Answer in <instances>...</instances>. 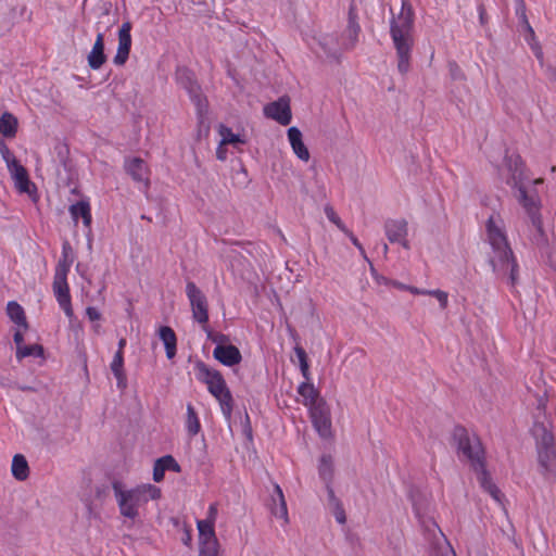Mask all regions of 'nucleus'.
<instances>
[{
    "label": "nucleus",
    "mask_w": 556,
    "mask_h": 556,
    "mask_svg": "<svg viewBox=\"0 0 556 556\" xmlns=\"http://www.w3.org/2000/svg\"><path fill=\"white\" fill-rule=\"evenodd\" d=\"M199 541L215 539L214 522L212 520L198 521Z\"/></svg>",
    "instance_id": "obj_33"
},
{
    "label": "nucleus",
    "mask_w": 556,
    "mask_h": 556,
    "mask_svg": "<svg viewBox=\"0 0 556 556\" xmlns=\"http://www.w3.org/2000/svg\"><path fill=\"white\" fill-rule=\"evenodd\" d=\"M422 526L425 527L426 531H428V532L435 533V531H437L443 543L447 542L443 532L441 531L438 523L433 519L422 520Z\"/></svg>",
    "instance_id": "obj_40"
},
{
    "label": "nucleus",
    "mask_w": 556,
    "mask_h": 556,
    "mask_svg": "<svg viewBox=\"0 0 556 556\" xmlns=\"http://www.w3.org/2000/svg\"><path fill=\"white\" fill-rule=\"evenodd\" d=\"M187 428L192 435H195L200 431V422L191 404L187 405Z\"/></svg>",
    "instance_id": "obj_35"
},
{
    "label": "nucleus",
    "mask_w": 556,
    "mask_h": 556,
    "mask_svg": "<svg viewBox=\"0 0 556 556\" xmlns=\"http://www.w3.org/2000/svg\"><path fill=\"white\" fill-rule=\"evenodd\" d=\"M509 169L511 172V176L507 180V184L517 189L515 197L518 199L520 188L528 193L522 184L525 180L523 164L521 161L516 160L514 166L509 165Z\"/></svg>",
    "instance_id": "obj_27"
},
{
    "label": "nucleus",
    "mask_w": 556,
    "mask_h": 556,
    "mask_svg": "<svg viewBox=\"0 0 556 556\" xmlns=\"http://www.w3.org/2000/svg\"><path fill=\"white\" fill-rule=\"evenodd\" d=\"M407 222L404 218L401 219H388L384 223L386 236L390 242L394 243L396 240H402L407 236Z\"/></svg>",
    "instance_id": "obj_20"
},
{
    "label": "nucleus",
    "mask_w": 556,
    "mask_h": 556,
    "mask_svg": "<svg viewBox=\"0 0 556 556\" xmlns=\"http://www.w3.org/2000/svg\"><path fill=\"white\" fill-rule=\"evenodd\" d=\"M288 138L295 155L300 160L307 162L309 160V152L302 140L301 130L295 126L290 127L288 129Z\"/></svg>",
    "instance_id": "obj_21"
},
{
    "label": "nucleus",
    "mask_w": 556,
    "mask_h": 556,
    "mask_svg": "<svg viewBox=\"0 0 556 556\" xmlns=\"http://www.w3.org/2000/svg\"><path fill=\"white\" fill-rule=\"evenodd\" d=\"M343 233H345V235L351 239L352 243H353V244L358 249V251L361 252V254H362V256L364 257V260H366V261L369 263V265H370L371 269H374L372 264H371V262L368 260V257H367V255H366V252H365V250H364V248H363L362 243H361V242L358 241V239L353 235V232H352L351 230L346 229V231H343Z\"/></svg>",
    "instance_id": "obj_41"
},
{
    "label": "nucleus",
    "mask_w": 556,
    "mask_h": 556,
    "mask_svg": "<svg viewBox=\"0 0 556 556\" xmlns=\"http://www.w3.org/2000/svg\"><path fill=\"white\" fill-rule=\"evenodd\" d=\"M359 30H361V27L357 23V15L355 13V7L352 3L350 5V10H349V23H348L346 29H345L343 38H342V47L345 50L352 49L355 46Z\"/></svg>",
    "instance_id": "obj_17"
},
{
    "label": "nucleus",
    "mask_w": 556,
    "mask_h": 556,
    "mask_svg": "<svg viewBox=\"0 0 556 556\" xmlns=\"http://www.w3.org/2000/svg\"><path fill=\"white\" fill-rule=\"evenodd\" d=\"M160 339L163 341L166 356L172 359L176 355L177 338L174 330L168 326H162L159 330Z\"/></svg>",
    "instance_id": "obj_25"
},
{
    "label": "nucleus",
    "mask_w": 556,
    "mask_h": 556,
    "mask_svg": "<svg viewBox=\"0 0 556 556\" xmlns=\"http://www.w3.org/2000/svg\"><path fill=\"white\" fill-rule=\"evenodd\" d=\"M17 130V119L11 113H3L0 117V132L8 138L14 137Z\"/></svg>",
    "instance_id": "obj_31"
},
{
    "label": "nucleus",
    "mask_w": 556,
    "mask_h": 556,
    "mask_svg": "<svg viewBox=\"0 0 556 556\" xmlns=\"http://www.w3.org/2000/svg\"><path fill=\"white\" fill-rule=\"evenodd\" d=\"M432 556H456V554L448 542H445L433 552Z\"/></svg>",
    "instance_id": "obj_43"
},
{
    "label": "nucleus",
    "mask_w": 556,
    "mask_h": 556,
    "mask_svg": "<svg viewBox=\"0 0 556 556\" xmlns=\"http://www.w3.org/2000/svg\"><path fill=\"white\" fill-rule=\"evenodd\" d=\"M453 442L460 453L470 464L476 472L481 488L488 492L496 502L502 503L503 494L493 483L492 478L485 467V452L480 439L476 434H470L462 426H456L452 433Z\"/></svg>",
    "instance_id": "obj_1"
},
{
    "label": "nucleus",
    "mask_w": 556,
    "mask_h": 556,
    "mask_svg": "<svg viewBox=\"0 0 556 556\" xmlns=\"http://www.w3.org/2000/svg\"><path fill=\"white\" fill-rule=\"evenodd\" d=\"M318 43L327 56L338 59L342 50H345L340 43L336 34H323L318 37Z\"/></svg>",
    "instance_id": "obj_22"
},
{
    "label": "nucleus",
    "mask_w": 556,
    "mask_h": 556,
    "mask_svg": "<svg viewBox=\"0 0 556 556\" xmlns=\"http://www.w3.org/2000/svg\"><path fill=\"white\" fill-rule=\"evenodd\" d=\"M88 65L91 70H99L105 62L104 36L97 34L96 41L89 54L87 55Z\"/></svg>",
    "instance_id": "obj_18"
},
{
    "label": "nucleus",
    "mask_w": 556,
    "mask_h": 556,
    "mask_svg": "<svg viewBox=\"0 0 556 556\" xmlns=\"http://www.w3.org/2000/svg\"><path fill=\"white\" fill-rule=\"evenodd\" d=\"M450 74L454 80L465 79V75L456 62L448 63Z\"/></svg>",
    "instance_id": "obj_45"
},
{
    "label": "nucleus",
    "mask_w": 556,
    "mask_h": 556,
    "mask_svg": "<svg viewBox=\"0 0 556 556\" xmlns=\"http://www.w3.org/2000/svg\"><path fill=\"white\" fill-rule=\"evenodd\" d=\"M518 202L523 206L530 218L532 225L530 239L532 243L535 244L539 249H546L548 245V239L543 229L540 214V199L538 194L535 192L527 193L522 188H520Z\"/></svg>",
    "instance_id": "obj_7"
},
{
    "label": "nucleus",
    "mask_w": 556,
    "mask_h": 556,
    "mask_svg": "<svg viewBox=\"0 0 556 556\" xmlns=\"http://www.w3.org/2000/svg\"><path fill=\"white\" fill-rule=\"evenodd\" d=\"M72 263L73 258L62 257L56 265L54 277L67 278V274L70 271Z\"/></svg>",
    "instance_id": "obj_37"
},
{
    "label": "nucleus",
    "mask_w": 556,
    "mask_h": 556,
    "mask_svg": "<svg viewBox=\"0 0 556 556\" xmlns=\"http://www.w3.org/2000/svg\"><path fill=\"white\" fill-rule=\"evenodd\" d=\"M485 14H486V13H485V9H484V7H483V5H480V7H479V15H480V23H481L482 25H484V24H485V22H486V21H485Z\"/></svg>",
    "instance_id": "obj_62"
},
{
    "label": "nucleus",
    "mask_w": 556,
    "mask_h": 556,
    "mask_svg": "<svg viewBox=\"0 0 556 556\" xmlns=\"http://www.w3.org/2000/svg\"><path fill=\"white\" fill-rule=\"evenodd\" d=\"M53 292H54V295H55L60 306L63 308L65 315L68 318H73L74 311H73L72 303H71V295H70L67 278L54 277Z\"/></svg>",
    "instance_id": "obj_15"
},
{
    "label": "nucleus",
    "mask_w": 556,
    "mask_h": 556,
    "mask_svg": "<svg viewBox=\"0 0 556 556\" xmlns=\"http://www.w3.org/2000/svg\"><path fill=\"white\" fill-rule=\"evenodd\" d=\"M131 23L125 22L118 30V46L113 59L115 65L122 66L126 63L131 48Z\"/></svg>",
    "instance_id": "obj_13"
},
{
    "label": "nucleus",
    "mask_w": 556,
    "mask_h": 556,
    "mask_svg": "<svg viewBox=\"0 0 556 556\" xmlns=\"http://www.w3.org/2000/svg\"><path fill=\"white\" fill-rule=\"evenodd\" d=\"M110 367L117 380V388L125 390L127 388V377L124 371V354L122 351L115 353Z\"/></svg>",
    "instance_id": "obj_24"
},
{
    "label": "nucleus",
    "mask_w": 556,
    "mask_h": 556,
    "mask_svg": "<svg viewBox=\"0 0 556 556\" xmlns=\"http://www.w3.org/2000/svg\"><path fill=\"white\" fill-rule=\"evenodd\" d=\"M311 419L315 430L324 439L332 437L330 409L325 400H318L317 403L308 407Z\"/></svg>",
    "instance_id": "obj_11"
},
{
    "label": "nucleus",
    "mask_w": 556,
    "mask_h": 556,
    "mask_svg": "<svg viewBox=\"0 0 556 556\" xmlns=\"http://www.w3.org/2000/svg\"><path fill=\"white\" fill-rule=\"evenodd\" d=\"M9 169L15 180L17 190L22 193H30V186L34 185L29 180L26 168L16 159H13L12 166Z\"/></svg>",
    "instance_id": "obj_19"
},
{
    "label": "nucleus",
    "mask_w": 556,
    "mask_h": 556,
    "mask_svg": "<svg viewBox=\"0 0 556 556\" xmlns=\"http://www.w3.org/2000/svg\"><path fill=\"white\" fill-rule=\"evenodd\" d=\"M486 232L493 250L489 261L493 273L514 288L519 281V265L503 229L496 225L493 216L486 222Z\"/></svg>",
    "instance_id": "obj_2"
},
{
    "label": "nucleus",
    "mask_w": 556,
    "mask_h": 556,
    "mask_svg": "<svg viewBox=\"0 0 556 556\" xmlns=\"http://www.w3.org/2000/svg\"><path fill=\"white\" fill-rule=\"evenodd\" d=\"M521 11H522V12H521V18H522V22L525 23L526 28H527L528 33L530 34V36H531L532 38H534V30H533V28L531 27V25L529 24L528 17H527V15H526V8H525V4H523V2H522V1H521Z\"/></svg>",
    "instance_id": "obj_49"
},
{
    "label": "nucleus",
    "mask_w": 556,
    "mask_h": 556,
    "mask_svg": "<svg viewBox=\"0 0 556 556\" xmlns=\"http://www.w3.org/2000/svg\"><path fill=\"white\" fill-rule=\"evenodd\" d=\"M326 489H327V493H328L329 503L332 507L336 506L337 503H341L340 500L336 496L334 491H333L332 486L330 485V483H326Z\"/></svg>",
    "instance_id": "obj_48"
},
{
    "label": "nucleus",
    "mask_w": 556,
    "mask_h": 556,
    "mask_svg": "<svg viewBox=\"0 0 556 556\" xmlns=\"http://www.w3.org/2000/svg\"><path fill=\"white\" fill-rule=\"evenodd\" d=\"M0 151L2 153V156L4 159V161L7 162L8 164V167H11L12 166V161L13 159H15V156L13 155V153L9 150V148L7 147V144L4 142H1L0 144Z\"/></svg>",
    "instance_id": "obj_47"
},
{
    "label": "nucleus",
    "mask_w": 556,
    "mask_h": 556,
    "mask_svg": "<svg viewBox=\"0 0 556 556\" xmlns=\"http://www.w3.org/2000/svg\"><path fill=\"white\" fill-rule=\"evenodd\" d=\"M72 252H73V251H72V248H71L70 243H68V242H65V243L63 244V249H62V257H65V258H73V257H72Z\"/></svg>",
    "instance_id": "obj_55"
},
{
    "label": "nucleus",
    "mask_w": 556,
    "mask_h": 556,
    "mask_svg": "<svg viewBox=\"0 0 556 556\" xmlns=\"http://www.w3.org/2000/svg\"><path fill=\"white\" fill-rule=\"evenodd\" d=\"M300 369H301V372H302L303 377L306 380H309V366H308L307 358L302 359L300 362Z\"/></svg>",
    "instance_id": "obj_51"
},
{
    "label": "nucleus",
    "mask_w": 556,
    "mask_h": 556,
    "mask_svg": "<svg viewBox=\"0 0 556 556\" xmlns=\"http://www.w3.org/2000/svg\"><path fill=\"white\" fill-rule=\"evenodd\" d=\"M319 476L326 483H331L333 478L332 457L323 455L318 467Z\"/></svg>",
    "instance_id": "obj_32"
},
{
    "label": "nucleus",
    "mask_w": 556,
    "mask_h": 556,
    "mask_svg": "<svg viewBox=\"0 0 556 556\" xmlns=\"http://www.w3.org/2000/svg\"><path fill=\"white\" fill-rule=\"evenodd\" d=\"M294 352H295V354H296V356H298V358H299V363H300L302 359L307 358L306 352H305V350H304L302 346L296 345V346L294 348Z\"/></svg>",
    "instance_id": "obj_56"
},
{
    "label": "nucleus",
    "mask_w": 556,
    "mask_h": 556,
    "mask_svg": "<svg viewBox=\"0 0 556 556\" xmlns=\"http://www.w3.org/2000/svg\"><path fill=\"white\" fill-rule=\"evenodd\" d=\"M177 79L188 91L191 101L197 106L199 116L202 117L207 111V100L202 94L201 87L194 79L193 73L187 68H180L177 71Z\"/></svg>",
    "instance_id": "obj_9"
},
{
    "label": "nucleus",
    "mask_w": 556,
    "mask_h": 556,
    "mask_svg": "<svg viewBox=\"0 0 556 556\" xmlns=\"http://www.w3.org/2000/svg\"><path fill=\"white\" fill-rule=\"evenodd\" d=\"M43 355V348L40 344L24 345L16 351V357L22 359L27 356L40 357Z\"/></svg>",
    "instance_id": "obj_36"
},
{
    "label": "nucleus",
    "mask_w": 556,
    "mask_h": 556,
    "mask_svg": "<svg viewBox=\"0 0 556 556\" xmlns=\"http://www.w3.org/2000/svg\"><path fill=\"white\" fill-rule=\"evenodd\" d=\"M112 486L121 514L132 520L138 517V508L140 506L147 504L150 500H157L161 496V490L153 484L123 491L122 484L115 481Z\"/></svg>",
    "instance_id": "obj_5"
},
{
    "label": "nucleus",
    "mask_w": 556,
    "mask_h": 556,
    "mask_svg": "<svg viewBox=\"0 0 556 556\" xmlns=\"http://www.w3.org/2000/svg\"><path fill=\"white\" fill-rule=\"evenodd\" d=\"M427 294L437 298L442 308L447 306V293L441 290H429Z\"/></svg>",
    "instance_id": "obj_44"
},
{
    "label": "nucleus",
    "mask_w": 556,
    "mask_h": 556,
    "mask_svg": "<svg viewBox=\"0 0 556 556\" xmlns=\"http://www.w3.org/2000/svg\"><path fill=\"white\" fill-rule=\"evenodd\" d=\"M200 554L199 556H217L218 555V542L217 539L199 541Z\"/></svg>",
    "instance_id": "obj_34"
},
{
    "label": "nucleus",
    "mask_w": 556,
    "mask_h": 556,
    "mask_svg": "<svg viewBox=\"0 0 556 556\" xmlns=\"http://www.w3.org/2000/svg\"><path fill=\"white\" fill-rule=\"evenodd\" d=\"M13 340H14V343L16 344V351H18L20 348L24 346L23 345L24 337L20 330L15 331V333L13 336Z\"/></svg>",
    "instance_id": "obj_53"
},
{
    "label": "nucleus",
    "mask_w": 556,
    "mask_h": 556,
    "mask_svg": "<svg viewBox=\"0 0 556 556\" xmlns=\"http://www.w3.org/2000/svg\"><path fill=\"white\" fill-rule=\"evenodd\" d=\"M216 515H217L216 506L215 505H211L210 508H208V517H207L206 520H212L214 522L215 518H216Z\"/></svg>",
    "instance_id": "obj_58"
},
{
    "label": "nucleus",
    "mask_w": 556,
    "mask_h": 556,
    "mask_svg": "<svg viewBox=\"0 0 556 556\" xmlns=\"http://www.w3.org/2000/svg\"><path fill=\"white\" fill-rule=\"evenodd\" d=\"M325 213L330 222H332L342 232L346 231L345 225L342 223L340 217L334 212L333 207L330 205H326Z\"/></svg>",
    "instance_id": "obj_38"
},
{
    "label": "nucleus",
    "mask_w": 556,
    "mask_h": 556,
    "mask_svg": "<svg viewBox=\"0 0 556 556\" xmlns=\"http://www.w3.org/2000/svg\"><path fill=\"white\" fill-rule=\"evenodd\" d=\"M395 242H399L404 249H409V244L406 238H403L402 240H396Z\"/></svg>",
    "instance_id": "obj_64"
},
{
    "label": "nucleus",
    "mask_w": 556,
    "mask_h": 556,
    "mask_svg": "<svg viewBox=\"0 0 556 556\" xmlns=\"http://www.w3.org/2000/svg\"><path fill=\"white\" fill-rule=\"evenodd\" d=\"M11 471L13 477L18 481H24L28 478L29 467L24 455L15 454L13 456Z\"/></svg>",
    "instance_id": "obj_28"
},
{
    "label": "nucleus",
    "mask_w": 556,
    "mask_h": 556,
    "mask_svg": "<svg viewBox=\"0 0 556 556\" xmlns=\"http://www.w3.org/2000/svg\"><path fill=\"white\" fill-rule=\"evenodd\" d=\"M228 134H229V137H225L222 141V143H236V142H242V140H240L239 136L238 135H233L230 132V130H228Z\"/></svg>",
    "instance_id": "obj_54"
},
{
    "label": "nucleus",
    "mask_w": 556,
    "mask_h": 556,
    "mask_svg": "<svg viewBox=\"0 0 556 556\" xmlns=\"http://www.w3.org/2000/svg\"><path fill=\"white\" fill-rule=\"evenodd\" d=\"M213 356L225 366H233L242 361V355L239 349L232 344H218L214 351Z\"/></svg>",
    "instance_id": "obj_16"
},
{
    "label": "nucleus",
    "mask_w": 556,
    "mask_h": 556,
    "mask_svg": "<svg viewBox=\"0 0 556 556\" xmlns=\"http://www.w3.org/2000/svg\"><path fill=\"white\" fill-rule=\"evenodd\" d=\"M201 378L207 384L210 393L219 402L223 414L227 419L232 413L233 400L226 381L218 370L210 369L205 364L198 363Z\"/></svg>",
    "instance_id": "obj_6"
},
{
    "label": "nucleus",
    "mask_w": 556,
    "mask_h": 556,
    "mask_svg": "<svg viewBox=\"0 0 556 556\" xmlns=\"http://www.w3.org/2000/svg\"><path fill=\"white\" fill-rule=\"evenodd\" d=\"M263 112L267 118L274 119L283 126L289 125L292 119L290 99L288 97H280L278 100L266 104Z\"/></svg>",
    "instance_id": "obj_12"
},
{
    "label": "nucleus",
    "mask_w": 556,
    "mask_h": 556,
    "mask_svg": "<svg viewBox=\"0 0 556 556\" xmlns=\"http://www.w3.org/2000/svg\"><path fill=\"white\" fill-rule=\"evenodd\" d=\"M508 529H502L503 533L507 536L508 540L515 542V528L510 521H507Z\"/></svg>",
    "instance_id": "obj_52"
},
{
    "label": "nucleus",
    "mask_w": 556,
    "mask_h": 556,
    "mask_svg": "<svg viewBox=\"0 0 556 556\" xmlns=\"http://www.w3.org/2000/svg\"><path fill=\"white\" fill-rule=\"evenodd\" d=\"M125 168L134 180L148 184V167L142 159L134 157L129 160L126 162Z\"/></svg>",
    "instance_id": "obj_23"
},
{
    "label": "nucleus",
    "mask_w": 556,
    "mask_h": 556,
    "mask_svg": "<svg viewBox=\"0 0 556 556\" xmlns=\"http://www.w3.org/2000/svg\"><path fill=\"white\" fill-rule=\"evenodd\" d=\"M191 540H192V539H191V533H190V531H189V530H186V531H185V535L182 536V543H184L185 545H190Z\"/></svg>",
    "instance_id": "obj_61"
},
{
    "label": "nucleus",
    "mask_w": 556,
    "mask_h": 556,
    "mask_svg": "<svg viewBox=\"0 0 556 556\" xmlns=\"http://www.w3.org/2000/svg\"><path fill=\"white\" fill-rule=\"evenodd\" d=\"M404 289L408 290L409 292H412L413 294H427V291L428 290H421V289H418L416 287H413V286H408V287H404Z\"/></svg>",
    "instance_id": "obj_57"
},
{
    "label": "nucleus",
    "mask_w": 556,
    "mask_h": 556,
    "mask_svg": "<svg viewBox=\"0 0 556 556\" xmlns=\"http://www.w3.org/2000/svg\"><path fill=\"white\" fill-rule=\"evenodd\" d=\"M546 71H547L549 79L556 81V67L548 66Z\"/></svg>",
    "instance_id": "obj_60"
},
{
    "label": "nucleus",
    "mask_w": 556,
    "mask_h": 556,
    "mask_svg": "<svg viewBox=\"0 0 556 556\" xmlns=\"http://www.w3.org/2000/svg\"><path fill=\"white\" fill-rule=\"evenodd\" d=\"M414 11L408 1H402L401 12L390 21V34L396 50L397 70L402 74L409 71L414 47Z\"/></svg>",
    "instance_id": "obj_4"
},
{
    "label": "nucleus",
    "mask_w": 556,
    "mask_h": 556,
    "mask_svg": "<svg viewBox=\"0 0 556 556\" xmlns=\"http://www.w3.org/2000/svg\"><path fill=\"white\" fill-rule=\"evenodd\" d=\"M186 294L190 302L193 319L203 325V329L206 331L205 325L208 321V304L206 296L193 281L187 282Z\"/></svg>",
    "instance_id": "obj_10"
},
{
    "label": "nucleus",
    "mask_w": 556,
    "mask_h": 556,
    "mask_svg": "<svg viewBox=\"0 0 556 556\" xmlns=\"http://www.w3.org/2000/svg\"><path fill=\"white\" fill-rule=\"evenodd\" d=\"M536 408L540 413L535 416L531 428L532 437L535 440L539 465L544 471L556 480V448L555 438L552 432V422L546 417L544 410L547 403V391L543 389L535 394Z\"/></svg>",
    "instance_id": "obj_3"
},
{
    "label": "nucleus",
    "mask_w": 556,
    "mask_h": 556,
    "mask_svg": "<svg viewBox=\"0 0 556 556\" xmlns=\"http://www.w3.org/2000/svg\"><path fill=\"white\" fill-rule=\"evenodd\" d=\"M267 506L273 516L283 520V523H289V515L286 498L279 484L275 483L273 492L270 494Z\"/></svg>",
    "instance_id": "obj_14"
},
{
    "label": "nucleus",
    "mask_w": 556,
    "mask_h": 556,
    "mask_svg": "<svg viewBox=\"0 0 556 556\" xmlns=\"http://www.w3.org/2000/svg\"><path fill=\"white\" fill-rule=\"evenodd\" d=\"M164 462H159V459L155 460L154 463V467H153V480L155 482H161L163 479H164V473H165V469H164Z\"/></svg>",
    "instance_id": "obj_42"
},
{
    "label": "nucleus",
    "mask_w": 556,
    "mask_h": 556,
    "mask_svg": "<svg viewBox=\"0 0 556 556\" xmlns=\"http://www.w3.org/2000/svg\"><path fill=\"white\" fill-rule=\"evenodd\" d=\"M86 314L91 321L99 320L101 318L100 312L92 306L87 307Z\"/></svg>",
    "instance_id": "obj_50"
},
{
    "label": "nucleus",
    "mask_w": 556,
    "mask_h": 556,
    "mask_svg": "<svg viewBox=\"0 0 556 556\" xmlns=\"http://www.w3.org/2000/svg\"><path fill=\"white\" fill-rule=\"evenodd\" d=\"M298 392L301 396L304 399V405L309 407L311 405L318 402V400H324L318 390L309 382L305 381L302 382L299 388Z\"/></svg>",
    "instance_id": "obj_30"
},
{
    "label": "nucleus",
    "mask_w": 556,
    "mask_h": 556,
    "mask_svg": "<svg viewBox=\"0 0 556 556\" xmlns=\"http://www.w3.org/2000/svg\"><path fill=\"white\" fill-rule=\"evenodd\" d=\"M7 314L13 323L24 328V330L28 329V323L26 320L24 309L17 302L10 301L8 303Z\"/></svg>",
    "instance_id": "obj_29"
},
{
    "label": "nucleus",
    "mask_w": 556,
    "mask_h": 556,
    "mask_svg": "<svg viewBox=\"0 0 556 556\" xmlns=\"http://www.w3.org/2000/svg\"><path fill=\"white\" fill-rule=\"evenodd\" d=\"M333 514H334L336 520L339 523H345L346 516H345V511H344L341 503H337V505L333 506Z\"/></svg>",
    "instance_id": "obj_46"
},
{
    "label": "nucleus",
    "mask_w": 556,
    "mask_h": 556,
    "mask_svg": "<svg viewBox=\"0 0 556 556\" xmlns=\"http://www.w3.org/2000/svg\"><path fill=\"white\" fill-rule=\"evenodd\" d=\"M84 17L88 23H92L97 34L105 35L116 23L115 16L111 11V4L98 1L90 8L85 5Z\"/></svg>",
    "instance_id": "obj_8"
},
{
    "label": "nucleus",
    "mask_w": 556,
    "mask_h": 556,
    "mask_svg": "<svg viewBox=\"0 0 556 556\" xmlns=\"http://www.w3.org/2000/svg\"><path fill=\"white\" fill-rule=\"evenodd\" d=\"M70 213L75 223H77L78 217L83 218V223L86 227H90L91 225V212L90 205L87 201H79L70 206Z\"/></svg>",
    "instance_id": "obj_26"
},
{
    "label": "nucleus",
    "mask_w": 556,
    "mask_h": 556,
    "mask_svg": "<svg viewBox=\"0 0 556 556\" xmlns=\"http://www.w3.org/2000/svg\"><path fill=\"white\" fill-rule=\"evenodd\" d=\"M159 462H164V469L165 470H173L175 472H180L181 471V467L180 465L176 462V459L172 456V455H165V456H162L159 458Z\"/></svg>",
    "instance_id": "obj_39"
},
{
    "label": "nucleus",
    "mask_w": 556,
    "mask_h": 556,
    "mask_svg": "<svg viewBox=\"0 0 556 556\" xmlns=\"http://www.w3.org/2000/svg\"><path fill=\"white\" fill-rule=\"evenodd\" d=\"M535 56L541 63H543V51L540 47L535 48Z\"/></svg>",
    "instance_id": "obj_63"
},
{
    "label": "nucleus",
    "mask_w": 556,
    "mask_h": 556,
    "mask_svg": "<svg viewBox=\"0 0 556 556\" xmlns=\"http://www.w3.org/2000/svg\"><path fill=\"white\" fill-rule=\"evenodd\" d=\"M216 156L220 161H224L226 159V150L222 146L217 148Z\"/></svg>",
    "instance_id": "obj_59"
}]
</instances>
